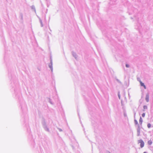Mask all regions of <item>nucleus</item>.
<instances>
[{
    "instance_id": "obj_8",
    "label": "nucleus",
    "mask_w": 153,
    "mask_h": 153,
    "mask_svg": "<svg viewBox=\"0 0 153 153\" xmlns=\"http://www.w3.org/2000/svg\"><path fill=\"white\" fill-rule=\"evenodd\" d=\"M145 114L144 113H143L142 114V116L143 117H144L145 116Z\"/></svg>"
},
{
    "instance_id": "obj_9",
    "label": "nucleus",
    "mask_w": 153,
    "mask_h": 153,
    "mask_svg": "<svg viewBox=\"0 0 153 153\" xmlns=\"http://www.w3.org/2000/svg\"><path fill=\"white\" fill-rule=\"evenodd\" d=\"M126 67L127 68H128L129 67V65H128V64H126Z\"/></svg>"
},
{
    "instance_id": "obj_4",
    "label": "nucleus",
    "mask_w": 153,
    "mask_h": 153,
    "mask_svg": "<svg viewBox=\"0 0 153 153\" xmlns=\"http://www.w3.org/2000/svg\"><path fill=\"white\" fill-rule=\"evenodd\" d=\"M142 121H143L141 117H140V120H139V123L140 124H142Z\"/></svg>"
},
{
    "instance_id": "obj_6",
    "label": "nucleus",
    "mask_w": 153,
    "mask_h": 153,
    "mask_svg": "<svg viewBox=\"0 0 153 153\" xmlns=\"http://www.w3.org/2000/svg\"><path fill=\"white\" fill-rule=\"evenodd\" d=\"M151 124L150 123H149L147 125V126L148 128H150L151 127Z\"/></svg>"
},
{
    "instance_id": "obj_1",
    "label": "nucleus",
    "mask_w": 153,
    "mask_h": 153,
    "mask_svg": "<svg viewBox=\"0 0 153 153\" xmlns=\"http://www.w3.org/2000/svg\"><path fill=\"white\" fill-rule=\"evenodd\" d=\"M138 142L139 143H140V146L141 148H142L144 146V142L142 140H139Z\"/></svg>"
},
{
    "instance_id": "obj_10",
    "label": "nucleus",
    "mask_w": 153,
    "mask_h": 153,
    "mask_svg": "<svg viewBox=\"0 0 153 153\" xmlns=\"http://www.w3.org/2000/svg\"><path fill=\"white\" fill-rule=\"evenodd\" d=\"M147 107L146 106H144V108H146Z\"/></svg>"
},
{
    "instance_id": "obj_2",
    "label": "nucleus",
    "mask_w": 153,
    "mask_h": 153,
    "mask_svg": "<svg viewBox=\"0 0 153 153\" xmlns=\"http://www.w3.org/2000/svg\"><path fill=\"white\" fill-rule=\"evenodd\" d=\"M141 86H143L144 89H146V86L144 85V84L140 80L139 81Z\"/></svg>"
},
{
    "instance_id": "obj_7",
    "label": "nucleus",
    "mask_w": 153,
    "mask_h": 153,
    "mask_svg": "<svg viewBox=\"0 0 153 153\" xmlns=\"http://www.w3.org/2000/svg\"><path fill=\"white\" fill-rule=\"evenodd\" d=\"M134 122L136 124H138V122L136 120H134Z\"/></svg>"
},
{
    "instance_id": "obj_5",
    "label": "nucleus",
    "mask_w": 153,
    "mask_h": 153,
    "mask_svg": "<svg viewBox=\"0 0 153 153\" xmlns=\"http://www.w3.org/2000/svg\"><path fill=\"white\" fill-rule=\"evenodd\" d=\"M148 144H149V145H151L152 144V140H149L148 141Z\"/></svg>"
},
{
    "instance_id": "obj_11",
    "label": "nucleus",
    "mask_w": 153,
    "mask_h": 153,
    "mask_svg": "<svg viewBox=\"0 0 153 153\" xmlns=\"http://www.w3.org/2000/svg\"><path fill=\"white\" fill-rule=\"evenodd\" d=\"M143 153H146V152H144Z\"/></svg>"
},
{
    "instance_id": "obj_3",
    "label": "nucleus",
    "mask_w": 153,
    "mask_h": 153,
    "mask_svg": "<svg viewBox=\"0 0 153 153\" xmlns=\"http://www.w3.org/2000/svg\"><path fill=\"white\" fill-rule=\"evenodd\" d=\"M149 100V95H146V100L147 102H148Z\"/></svg>"
}]
</instances>
